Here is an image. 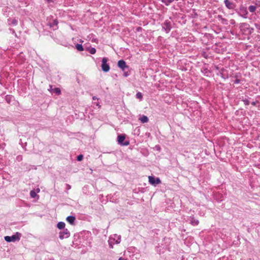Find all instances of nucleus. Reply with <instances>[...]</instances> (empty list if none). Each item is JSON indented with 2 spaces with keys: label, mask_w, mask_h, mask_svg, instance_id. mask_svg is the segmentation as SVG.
<instances>
[{
  "label": "nucleus",
  "mask_w": 260,
  "mask_h": 260,
  "mask_svg": "<svg viewBox=\"0 0 260 260\" xmlns=\"http://www.w3.org/2000/svg\"><path fill=\"white\" fill-rule=\"evenodd\" d=\"M121 242V236L117 234H114L111 236L108 240V244L110 248H113L115 244H119Z\"/></svg>",
  "instance_id": "obj_1"
},
{
  "label": "nucleus",
  "mask_w": 260,
  "mask_h": 260,
  "mask_svg": "<svg viewBox=\"0 0 260 260\" xmlns=\"http://www.w3.org/2000/svg\"><path fill=\"white\" fill-rule=\"evenodd\" d=\"M21 234L19 232H16L12 236H6L4 237L5 240L7 242L18 241L20 239Z\"/></svg>",
  "instance_id": "obj_2"
},
{
  "label": "nucleus",
  "mask_w": 260,
  "mask_h": 260,
  "mask_svg": "<svg viewBox=\"0 0 260 260\" xmlns=\"http://www.w3.org/2000/svg\"><path fill=\"white\" fill-rule=\"evenodd\" d=\"M237 12L240 16L244 18H248V12L246 7L241 6Z\"/></svg>",
  "instance_id": "obj_3"
},
{
  "label": "nucleus",
  "mask_w": 260,
  "mask_h": 260,
  "mask_svg": "<svg viewBox=\"0 0 260 260\" xmlns=\"http://www.w3.org/2000/svg\"><path fill=\"white\" fill-rule=\"evenodd\" d=\"M108 60V59L107 57H103L102 60V70L106 73L109 72L110 69L109 64L107 63Z\"/></svg>",
  "instance_id": "obj_4"
},
{
  "label": "nucleus",
  "mask_w": 260,
  "mask_h": 260,
  "mask_svg": "<svg viewBox=\"0 0 260 260\" xmlns=\"http://www.w3.org/2000/svg\"><path fill=\"white\" fill-rule=\"evenodd\" d=\"M148 181L150 184L154 186L161 183V181L158 177H155L153 176H149L148 177Z\"/></svg>",
  "instance_id": "obj_5"
},
{
  "label": "nucleus",
  "mask_w": 260,
  "mask_h": 260,
  "mask_svg": "<svg viewBox=\"0 0 260 260\" xmlns=\"http://www.w3.org/2000/svg\"><path fill=\"white\" fill-rule=\"evenodd\" d=\"M125 136L124 135H119L117 137V141L119 144L122 146H128L129 144L128 141H124Z\"/></svg>",
  "instance_id": "obj_6"
},
{
  "label": "nucleus",
  "mask_w": 260,
  "mask_h": 260,
  "mask_svg": "<svg viewBox=\"0 0 260 260\" xmlns=\"http://www.w3.org/2000/svg\"><path fill=\"white\" fill-rule=\"evenodd\" d=\"M161 25L162 29L164 30L166 33H169L172 28L171 22L169 20H165Z\"/></svg>",
  "instance_id": "obj_7"
},
{
  "label": "nucleus",
  "mask_w": 260,
  "mask_h": 260,
  "mask_svg": "<svg viewBox=\"0 0 260 260\" xmlns=\"http://www.w3.org/2000/svg\"><path fill=\"white\" fill-rule=\"evenodd\" d=\"M70 236V233L67 229L63 230L59 233V238L60 239H63L68 238Z\"/></svg>",
  "instance_id": "obj_8"
},
{
  "label": "nucleus",
  "mask_w": 260,
  "mask_h": 260,
  "mask_svg": "<svg viewBox=\"0 0 260 260\" xmlns=\"http://www.w3.org/2000/svg\"><path fill=\"white\" fill-rule=\"evenodd\" d=\"M224 3L225 7L230 10H234L236 6V4L230 0H224Z\"/></svg>",
  "instance_id": "obj_9"
},
{
  "label": "nucleus",
  "mask_w": 260,
  "mask_h": 260,
  "mask_svg": "<svg viewBox=\"0 0 260 260\" xmlns=\"http://www.w3.org/2000/svg\"><path fill=\"white\" fill-rule=\"evenodd\" d=\"M117 66L123 71H124L125 70V69H129V67L128 66H127L126 64V62L124 60H122V59L119 60L118 61Z\"/></svg>",
  "instance_id": "obj_10"
},
{
  "label": "nucleus",
  "mask_w": 260,
  "mask_h": 260,
  "mask_svg": "<svg viewBox=\"0 0 260 260\" xmlns=\"http://www.w3.org/2000/svg\"><path fill=\"white\" fill-rule=\"evenodd\" d=\"M66 220L71 225H75L76 217L74 216L70 215L66 218Z\"/></svg>",
  "instance_id": "obj_11"
},
{
  "label": "nucleus",
  "mask_w": 260,
  "mask_h": 260,
  "mask_svg": "<svg viewBox=\"0 0 260 260\" xmlns=\"http://www.w3.org/2000/svg\"><path fill=\"white\" fill-rule=\"evenodd\" d=\"M58 23L57 19H54L52 22H49L48 24L50 27L53 28V29H56L58 28Z\"/></svg>",
  "instance_id": "obj_12"
},
{
  "label": "nucleus",
  "mask_w": 260,
  "mask_h": 260,
  "mask_svg": "<svg viewBox=\"0 0 260 260\" xmlns=\"http://www.w3.org/2000/svg\"><path fill=\"white\" fill-rule=\"evenodd\" d=\"M202 73L206 76H210L211 72L206 68H203L201 70Z\"/></svg>",
  "instance_id": "obj_13"
},
{
  "label": "nucleus",
  "mask_w": 260,
  "mask_h": 260,
  "mask_svg": "<svg viewBox=\"0 0 260 260\" xmlns=\"http://www.w3.org/2000/svg\"><path fill=\"white\" fill-rule=\"evenodd\" d=\"M224 71H225V69L223 68L221 69L220 71L219 75H220L222 78L224 79H226L229 78V76L228 74H225L224 73Z\"/></svg>",
  "instance_id": "obj_14"
},
{
  "label": "nucleus",
  "mask_w": 260,
  "mask_h": 260,
  "mask_svg": "<svg viewBox=\"0 0 260 260\" xmlns=\"http://www.w3.org/2000/svg\"><path fill=\"white\" fill-rule=\"evenodd\" d=\"M190 218H191L190 220V223L191 225H197L199 224V221L198 220L195 219L193 217H190Z\"/></svg>",
  "instance_id": "obj_15"
},
{
  "label": "nucleus",
  "mask_w": 260,
  "mask_h": 260,
  "mask_svg": "<svg viewBox=\"0 0 260 260\" xmlns=\"http://www.w3.org/2000/svg\"><path fill=\"white\" fill-rule=\"evenodd\" d=\"M66 224L64 222L59 221L57 224V228L59 230H64L65 229Z\"/></svg>",
  "instance_id": "obj_16"
},
{
  "label": "nucleus",
  "mask_w": 260,
  "mask_h": 260,
  "mask_svg": "<svg viewBox=\"0 0 260 260\" xmlns=\"http://www.w3.org/2000/svg\"><path fill=\"white\" fill-rule=\"evenodd\" d=\"M139 120L143 123H146L148 121L149 119L147 116L145 115H142L139 118Z\"/></svg>",
  "instance_id": "obj_17"
},
{
  "label": "nucleus",
  "mask_w": 260,
  "mask_h": 260,
  "mask_svg": "<svg viewBox=\"0 0 260 260\" xmlns=\"http://www.w3.org/2000/svg\"><path fill=\"white\" fill-rule=\"evenodd\" d=\"M256 6H255V4L254 5H250L248 7V10L251 13H255L256 10Z\"/></svg>",
  "instance_id": "obj_18"
},
{
  "label": "nucleus",
  "mask_w": 260,
  "mask_h": 260,
  "mask_svg": "<svg viewBox=\"0 0 260 260\" xmlns=\"http://www.w3.org/2000/svg\"><path fill=\"white\" fill-rule=\"evenodd\" d=\"M85 49H86V50L88 51L89 52V53L91 54H94L96 52V49L94 47H91V48L87 47L85 48Z\"/></svg>",
  "instance_id": "obj_19"
},
{
  "label": "nucleus",
  "mask_w": 260,
  "mask_h": 260,
  "mask_svg": "<svg viewBox=\"0 0 260 260\" xmlns=\"http://www.w3.org/2000/svg\"><path fill=\"white\" fill-rule=\"evenodd\" d=\"M76 48L79 51H82L84 50V47L81 44H77L75 46Z\"/></svg>",
  "instance_id": "obj_20"
},
{
  "label": "nucleus",
  "mask_w": 260,
  "mask_h": 260,
  "mask_svg": "<svg viewBox=\"0 0 260 260\" xmlns=\"http://www.w3.org/2000/svg\"><path fill=\"white\" fill-rule=\"evenodd\" d=\"M136 97L137 99H139L140 101H142L143 99V95L140 92H138L136 93Z\"/></svg>",
  "instance_id": "obj_21"
},
{
  "label": "nucleus",
  "mask_w": 260,
  "mask_h": 260,
  "mask_svg": "<svg viewBox=\"0 0 260 260\" xmlns=\"http://www.w3.org/2000/svg\"><path fill=\"white\" fill-rule=\"evenodd\" d=\"M12 98L13 96H12L11 95H7L5 96V100L8 104H10Z\"/></svg>",
  "instance_id": "obj_22"
},
{
  "label": "nucleus",
  "mask_w": 260,
  "mask_h": 260,
  "mask_svg": "<svg viewBox=\"0 0 260 260\" xmlns=\"http://www.w3.org/2000/svg\"><path fill=\"white\" fill-rule=\"evenodd\" d=\"M52 90L53 92L55 93L57 95H59L61 93V91L59 88L55 87Z\"/></svg>",
  "instance_id": "obj_23"
},
{
  "label": "nucleus",
  "mask_w": 260,
  "mask_h": 260,
  "mask_svg": "<svg viewBox=\"0 0 260 260\" xmlns=\"http://www.w3.org/2000/svg\"><path fill=\"white\" fill-rule=\"evenodd\" d=\"M242 101H243L246 106H248L249 104V101L248 99L242 98Z\"/></svg>",
  "instance_id": "obj_24"
},
{
  "label": "nucleus",
  "mask_w": 260,
  "mask_h": 260,
  "mask_svg": "<svg viewBox=\"0 0 260 260\" xmlns=\"http://www.w3.org/2000/svg\"><path fill=\"white\" fill-rule=\"evenodd\" d=\"M254 25L257 29V32L260 33V23H255Z\"/></svg>",
  "instance_id": "obj_25"
},
{
  "label": "nucleus",
  "mask_w": 260,
  "mask_h": 260,
  "mask_svg": "<svg viewBox=\"0 0 260 260\" xmlns=\"http://www.w3.org/2000/svg\"><path fill=\"white\" fill-rule=\"evenodd\" d=\"M252 3L255 4V6H256V8L260 7V1H253Z\"/></svg>",
  "instance_id": "obj_26"
},
{
  "label": "nucleus",
  "mask_w": 260,
  "mask_h": 260,
  "mask_svg": "<svg viewBox=\"0 0 260 260\" xmlns=\"http://www.w3.org/2000/svg\"><path fill=\"white\" fill-rule=\"evenodd\" d=\"M220 22H221V23L222 24H224V25H228V20L224 18H223L220 20Z\"/></svg>",
  "instance_id": "obj_27"
},
{
  "label": "nucleus",
  "mask_w": 260,
  "mask_h": 260,
  "mask_svg": "<svg viewBox=\"0 0 260 260\" xmlns=\"http://www.w3.org/2000/svg\"><path fill=\"white\" fill-rule=\"evenodd\" d=\"M30 196L31 198H34L36 197L37 193L35 190H32L30 192Z\"/></svg>",
  "instance_id": "obj_28"
},
{
  "label": "nucleus",
  "mask_w": 260,
  "mask_h": 260,
  "mask_svg": "<svg viewBox=\"0 0 260 260\" xmlns=\"http://www.w3.org/2000/svg\"><path fill=\"white\" fill-rule=\"evenodd\" d=\"M11 24L14 26L18 24V21L16 19L14 18L12 20Z\"/></svg>",
  "instance_id": "obj_29"
},
{
  "label": "nucleus",
  "mask_w": 260,
  "mask_h": 260,
  "mask_svg": "<svg viewBox=\"0 0 260 260\" xmlns=\"http://www.w3.org/2000/svg\"><path fill=\"white\" fill-rule=\"evenodd\" d=\"M83 158V155L82 154H79L77 157V160L79 161L82 160Z\"/></svg>",
  "instance_id": "obj_30"
},
{
  "label": "nucleus",
  "mask_w": 260,
  "mask_h": 260,
  "mask_svg": "<svg viewBox=\"0 0 260 260\" xmlns=\"http://www.w3.org/2000/svg\"><path fill=\"white\" fill-rule=\"evenodd\" d=\"M130 75V72L128 71H124L123 76L125 77H128Z\"/></svg>",
  "instance_id": "obj_31"
},
{
  "label": "nucleus",
  "mask_w": 260,
  "mask_h": 260,
  "mask_svg": "<svg viewBox=\"0 0 260 260\" xmlns=\"http://www.w3.org/2000/svg\"><path fill=\"white\" fill-rule=\"evenodd\" d=\"M10 30L11 31V32H12V34L13 35H14L16 37H17V34L16 33L15 31L14 30V29H13L12 28H10Z\"/></svg>",
  "instance_id": "obj_32"
},
{
  "label": "nucleus",
  "mask_w": 260,
  "mask_h": 260,
  "mask_svg": "<svg viewBox=\"0 0 260 260\" xmlns=\"http://www.w3.org/2000/svg\"><path fill=\"white\" fill-rule=\"evenodd\" d=\"M240 82V79H236L234 81V83H235V84H239Z\"/></svg>",
  "instance_id": "obj_33"
},
{
  "label": "nucleus",
  "mask_w": 260,
  "mask_h": 260,
  "mask_svg": "<svg viewBox=\"0 0 260 260\" xmlns=\"http://www.w3.org/2000/svg\"><path fill=\"white\" fill-rule=\"evenodd\" d=\"M217 18L220 21L223 18L222 16L220 15H218Z\"/></svg>",
  "instance_id": "obj_34"
},
{
  "label": "nucleus",
  "mask_w": 260,
  "mask_h": 260,
  "mask_svg": "<svg viewBox=\"0 0 260 260\" xmlns=\"http://www.w3.org/2000/svg\"><path fill=\"white\" fill-rule=\"evenodd\" d=\"M257 103H258V102L257 101L251 102V104L253 106H255L256 105V104H257Z\"/></svg>",
  "instance_id": "obj_35"
},
{
  "label": "nucleus",
  "mask_w": 260,
  "mask_h": 260,
  "mask_svg": "<svg viewBox=\"0 0 260 260\" xmlns=\"http://www.w3.org/2000/svg\"><path fill=\"white\" fill-rule=\"evenodd\" d=\"M94 104H95L96 106L99 107V108L101 107V106H100V103L99 102H95V103H94Z\"/></svg>",
  "instance_id": "obj_36"
},
{
  "label": "nucleus",
  "mask_w": 260,
  "mask_h": 260,
  "mask_svg": "<svg viewBox=\"0 0 260 260\" xmlns=\"http://www.w3.org/2000/svg\"><path fill=\"white\" fill-rule=\"evenodd\" d=\"M118 260H128L127 258H124L123 257H120L119 258Z\"/></svg>",
  "instance_id": "obj_37"
},
{
  "label": "nucleus",
  "mask_w": 260,
  "mask_h": 260,
  "mask_svg": "<svg viewBox=\"0 0 260 260\" xmlns=\"http://www.w3.org/2000/svg\"><path fill=\"white\" fill-rule=\"evenodd\" d=\"M17 160H18L19 161L22 160V156H17Z\"/></svg>",
  "instance_id": "obj_38"
},
{
  "label": "nucleus",
  "mask_w": 260,
  "mask_h": 260,
  "mask_svg": "<svg viewBox=\"0 0 260 260\" xmlns=\"http://www.w3.org/2000/svg\"><path fill=\"white\" fill-rule=\"evenodd\" d=\"M98 99H98L96 96H93L92 97V100H98Z\"/></svg>",
  "instance_id": "obj_39"
},
{
  "label": "nucleus",
  "mask_w": 260,
  "mask_h": 260,
  "mask_svg": "<svg viewBox=\"0 0 260 260\" xmlns=\"http://www.w3.org/2000/svg\"><path fill=\"white\" fill-rule=\"evenodd\" d=\"M67 189H70L71 188V186L69 184H67Z\"/></svg>",
  "instance_id": "obj_40"
},
{
  "label": "nucleus",
  "mask_w": 260,
  "mask_h": 260,
  "mask_svg": "<svg viewBox=\"0 0 260 260\" xmlns=\"http://www.w3.org/2000/svg\"><path fill=\"white\" fill-rule=\"evenodd\" d=\"M47 3H50L51 2H53V0H45Z\"/></svg>",
  "instance_id": "obj_41"
},
{
  "label": "nucleus",
  "mask_w": 260,
  "mask_h": 260,
  "mask_svg": "<svg viewBox=\"0 0 260 260\" xmlns=\"http://www.w3.org/2000/svg\"><path fill=\"white\" fill-rule=\"evenodd\" d=\"M141 29H142V28L141 27H138L137 28V30L138 31H140Z\"/></svg>",
  "instance_id": "obj_42"
},
{
  "label": "nucleus",
  "mask_w": 260,
  "mask_h": 260,
  "mask_svg": "<svg viewBox=\"0 0 260 260\" xmlns=\"http://www.w3.org/2000/svg\"><path fill=\"white\" fill-rule=\"evenodd\" d=\"M231 21H232L231 22V24H234L235 23L234 20H232Z\"/></svg>",
  "instance_id": "obj_43"
},
{
  "label": "nucleus",
  "mask_w": 260,
  "mask_h": 260,
  "mask_svg": "<svg viewBox=\"0 0 260 260\" xmlns=\"http://www.w3.org/2000/svg\"><path fill=\"white\" fill-rule=\"evenodd\" d=\"M92 41V42H95V39H93Z\"/></svg>",
  "instance_id": "obj_44"
},
{
  "label": "nucleus",
  "mask_w": 260,
  "mask_h": 260,
  "mask_svg": "<svg viewBox=\"0 0 260 260\" xmlns=\"http://www.w3.org/2000/svg\"><path fill=\"white\" fill-rule=\"evenodd\" d=\"M92 41V42H95V39H93Z\"/></svg>",
  "instance_id": "obj_45"
},
{
  "label": "nucleus",
  "mask_w": 260,
  "mask_h": 260,
  "mask_svg": "<svg viewBox=\"0 0 260 260\" xmlns=\"http://www.w3.org/2000/svg\"><path fill=\"white\" fill-rule=\"evenodd\" d=\"M83 41L80 40V42H83Z\"/></svg>",
  "instance_id": "obj_46"
},
{
  "label": "nucleus",
  "mask_w": 260,
  "mask_h": 260,
  "mask_svg": "<svg viewBox=\"0 0 260 260\" xmlns=\"http://www.w3.org/2000/svg\"><path fill=\"white\" fill-rule=\"evenodd\" d=\"M38 191H40V189H38Z\"/></svg>",
  "instance_id": "obj_47"
}]
</instances>
